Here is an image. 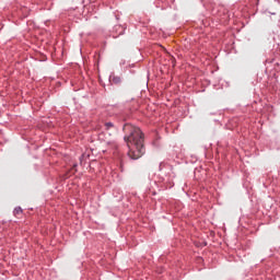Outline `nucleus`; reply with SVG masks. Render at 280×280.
Here are the masks:
<instances>
[{
	"label": "nucleus",
	"mask_w": 280,
	"mask_h": 280,
	"mask_svg": "<svg viewBox=\"0 0 280 280\" xmlns=\"http://www.w3.org/2000/svg\"><path fill=\"white\" fill-rule=\"evenodd\" d=\"M14 215L16 218H19V215H21V213H23V209H21L20 207L19 208H15L14 211H13Z\"/></svg>",
	"instance_id": "obj_2"
},
{
	"label": "nucleus",
	"mask_w": 280,
	"mask_h": 280,
	"mask_svg": "<svg viewBox=\"0 0 280 280\" xmlns=\"http://www.w3.org/2000/svg\"><path fill=\"white\" fill-rule=\"evenodd\" d=\"M112 82H113L114 84H121V78H119V77H113Z\"/></svg>",
	"instance_id": "obj_3"
},
{
	"label": "nucleus",
	"mask_w": 280,
	"mask_h": 280,
	"mask_svg": "<svg viewBox=\"0 0 280 280\" xmlns=\"http://www.w3.org/2000/svg\"><path fill=\"white\" fill-rule=\"evenodd\" d=\"M124 130L126 132L124 139L129 148L128 156H130L133 161L141 159V156L145 154L143 132L140 128L132 125H125Z\"/></svg>",
	"instance_id": "obj_1"
},
{
	"label": "nucleus",
	"mask_w": 280,
	"mask_h": 280,
	"mask_svg": "<svg viewBox=\"0 0 280 280\" xmlns=\"http://www.w3.org/2000/svg\"><path fill=\"white\" fill-rule=\"evenodd\" d=\"M106 130H110V128H115V125L113 122H105Z\"/></svg>",
	"instance_id": "obj_4"
},
{
	"label": "nucleus",
	"mask_w": 280,
	"mask_h": 280,
	"mask_svg": "<svg viewBox=\"0 0 280 280\" xmlns=\"http://www.w3.org/2000/svg\"><path fill=\"white\" fill-rule=\"evenodd\" d=\"M105 141V143H108V140H104Z\"/></svg>",
	"instance_id": "obj_5"
}]
</instances>
